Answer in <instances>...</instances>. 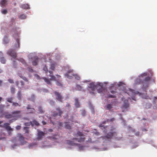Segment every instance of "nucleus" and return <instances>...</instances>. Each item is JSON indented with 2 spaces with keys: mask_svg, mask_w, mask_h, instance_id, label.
<instances>
[{
  "mask_svg": "<svg viewBox=\"0 0 157 157\" xmlns=\"http://www.w3.org/2000/svg\"><path fill=\"white\" fill-rule=\"evenodd\" d=\"M115 128H112L111 129L110 132L107 133L105 136H103L102 138L103 140L108 141H110L113 137L117 140H120L121 138H118L116 137L117 135V132L115 131Z\"/></svg>",
  "mask_w": 157,
  "mask_h": 157,
  "instance_id": "f257e3e1",
  "label": "nucleus"
},
{
  "mask_svg": "<svg viewBox=\"0 0 157 157\" xmlns=\"http://www.w3.org/2000/svg\"><path fill=\"white\" fill-rule=\"evenodd\" d=\"M88 90H89L90 93L94 94V91L96 89L97 90L98 92V93H101L102 92L103 90V87L102 85L100 84H97L95 85L93 82L90 83L87 88Z\"/></svg>",
  "mask_w": 157,
  "mask_h": 157,
  "instance_id": "f03ea898",
  "label": "nucleus"
},
{
  "mask_svg": "<svg viewBox=\"0 0 157 157\" xmlns=\"http://www.w3.org/2000/svg\"><path fill=\"white\" fill-rule=\"evenodd\" d=\"M4 105H0V118L4 116L7 119H10L12 118V114H9L8 112H5L3 113V109Z\"/></svg>",
  "mask_w": 157,
  "mask_h": 157,
  "instance_id": "7ed1b4c3",
  "label": "nucleus"
},
{
  "mask_svg": "<svg viewBox=\"0 0 157 157\" xmlns=\"http://www.w3.org/2000/svg\"><path fill=\"white\" fill-rule=\"evenodd\" d=\"M147 75V74L146 73H144L141 75L138 78H137L136 80L135 83L136 84H141L143 81H142V80H143L144 78V77L146 76Z\"/></svg>",
  "mask_w": 157,
  "mask_h": 157,
  "instance_id": "20e7f679",
  "label": "nucleus"
},
{
  "mask_svg": "<svg viewBox=\"0 0 157 157\" xmlns=\"http://www.w3.org/2000/svg\"><path fill=\"white\" fill-rule=\"evenodd\" d=\"M9 125V123H5L3 126V127L5 128L7 131H8V134L9 136H10L12 134L11 132L13 131V129Z\"/></svg>",
  "mask_w": 157,
  "mask_h": 157,
  "instance_id": "39448f33",
  "label": "nucleus"
},
{
  "mask_svg": "<svg viewBox=\"0 0 157 157\" xmlns=\"http://www.w3.org/2000/svg\"><path fill=\"white\" fill-rule=\"evenodd\" d=\"M21 111L19 110L13 111L12 113V118L17 120L21 117Z\"/></svg>",
  "mask_w": 157,
  "mask_h": 157,
  "instance_id": "423d86ee",
  "label": "nucleus"
},
{
  "mask_svg": "<svg viewBox=\"0 0 157 157\" xmlns=\"http://www.w3.org/2000/svg\"><path fill=\"white\" fill-rule=\"evenodd\" d=\"M56 111H54L53 112L52 115L53 117H55L59 115L60 116H61L63 112L59 108H57L56 109Z\"/></svg>",
  "mask_w": 157,
  "mask_h": 157,
  "instance_id": "0eeeda50",
  "label": "nucleus"
},
{
  "mask_svg": "<svg viewBox=\"0 0 157 157\" xmlns=\"http://www.w3.org/2000/svg\"><path fill=\"white\" fill-rule=\"evenodd\" d=\"M54 94L56 96V99L60 102L62 101V100L63 99V98L61 95L60 93H59L58 92L56 91L54 92Z\"/></svg>",
  "mask_w": 157,
  "mask_h": 157,
  "instance_id": "6e6552de",
  "label": "nucleus"
},
{
  "mask_svg": "<svg viewBox=\"0 0 157 157\" xmlns=\"http://www.w3.org/2000/svg\"><path fill=\"white\" fill-rule=\"evenodd\" d=\"M65 75L67 78L71 79L72 77L73 76H75V74L73 73V70H69L68 71L67 73L65 74Z\"/></svg>",
  "mask_w": 157,
  "mask_h": 157,
  "instance_id": "1a4fd4ad",
  "label": "nucleus"
},
{
  "mask_svg": "<svg viewBox=\"0 0 157 157\" xmlns=\"http://www.w3.org/2000/svg\"><path fill=\"white\" fill-rule=\"evenodd\" d=\"M7 54L13 58H15L17 57L16 53L14 50L12 49H10L7 52Z\"/></svg>",
  "mask_w": 157,
  "mask_h": 157,
  "instance_id": "9d476101",
  "label": "nucleus"
},
{
  "mask_svg": "<svg viewBox=\"0 0 157 157\" xmlns=\"http://www.w3.org/2000/svg\"><path fill=\"white\" fill-rule=\"evenodd\" d=\"M17 137H18L22 145H24V144L26 143V141H25L24 140V138L23 136V135L19 133L18 134Z\"/></svg>",
  "mask_w": 157,
  "mask_h": 157,
  "instance_id": "9b49d317",
  "label": "nucleus"
},
{
  "mask_svg": "<svg viewBox=\"0 0 157 157\" xmlns=\"http://www.w3.org/2000/svg\"><path fill=\"white\" fill-rule=\"evenodd\" d=\"M45 133L42 131H39L38 133L37 139L39 140H41L42 138L44 136Z\"/></svg>",
  "mask_w": 157,
  "mask_h": 157,
  "instance_id": "f8f14e48",
  "label": "nucleus"
},
{
  "mask_svg": "<svg viewBox=\"0 0 157 157\" xmlns=\"http://www.w3.org/2000/svg\"><path fill=\"white\" fill-rule=\"evenodd\" d=\"M73 140H76L79 142H82L85 140V138L84 137H81L79 138H73Z\"/></svg>",
  "mask_w": 157,
  "mask_h": 157,
  "instance_id": "ddd939ff",
  "label": "nucleus"
},
{
  "mask_svg": "<svg viewBox=\"0 0 157 157\" xmlns=\"http://www.w3.org/2000/svg\"><path fill=\"white\" fill-rule=\"evenodd\" d=\"M33 65H36L37 64L38 60V58L37 57H35L33 59Z\"/></svg>",
  "mask_w": 157,
  "mask_h": 157,
  "instance_id": "4468645a",
  "label": "nucleus"
},
{
  "mask_svg": "<svg viewBox=\"0 0 157 157\" xmlns=\"http://www.w3.org/2000/svg\"><path fill=\"white\" fill-rule=\"evenodd\" d=\"M20 7L24 9H29V6L28 4H24L21 5Z\"/></svg>",
  "mask_w": 157,
  "mask_h": 157,
  "instance_id": "2eb2a0df",
  "label": "nucleus"
},
{
  "mask_svg": "<svg viewBox=\"0 0 157 157\" xmlns=\"http://www.w3.org/2000/svg\"><path fill=\"white\" fill-rule=\"evenodd\" d=\"M49 73H50V75H49L50 77H51V78H50V80H56V77L52 75V72L51 71H49Z\"/></svg>",
  "mask_w": 157,
  "mask_h": 157,
  "instance_id": "dca6fc26",
  "label": "nucleus"
},
{
  "mask_svg": "<svg viewBox=\"0 0 157 157\" xmlns=\"http://www.w3.org/2000/svg\"><path fill=\"white\" fill-rule=\"evenodd\" d=\"M150 79V78L148 76L145 78V79L143 78V80H142V81H143V82L141 83H146L147 82L149 81Z\"/></svg>",
  "mask_w": 157,
  "mask_h": 157,
  "instance_id": "f3484780",
  "label": "nucleus"
},
{
  "mask_svg": "<svg viewBox=\"0 0 157 157\" xmlns=\"http://www.w3.org/2000/svg\"><path fill=\"white\" fill-rule=\"evenodd\" d=\"M43 78L47 84L50 85H51V83L50 81V79L49 80V79L46 77H44Z\"/></svg>",
  "mask_w": 157,
  "mask_h": 157,
  "instance_id": "a211bd4d",
  "label": "nucleus"
},
{
  "mask_svg": "<svg viewBox=\"0 0 157 157\" xmlns=\"http://www.w3.org/2000/svg\"><path fill=\"white\" fill-rule=\"evenodd\" d=\"M75 107L76 108H78L79 107L80 105L79 104L78 101V98H76L75 99Z\"/></svg>",
  "mask_w": 157,
  "mask_h": 157,
  "instance_id": "6ab92c4d",
  "label": "nucleus"
},
{
  "mask_svg": "<svg viewBox=\"0 0 157 157\" xmlns=\"http://www.w3.org/2000/svg\"><path fill=\"white\" fill-rule=\"evenodd\" d=\"M27 109H30L31 110V112H29V113H33L35 111V109L33 108H31V107L29 105H28Z\"/></svg>",
  "mask_w": 157,
  "mask_h": 157,
  "instance_id": "aec40b11",
  "label": "nucleus"
},
{
  "mask_svg": "<svg viewBox=\"0 0 157 157\" xmlns=\"http://www.w3.org/2000/svg\"><path fill=\"white\" fill-rule=\"evenodd\" d=\"M30 123L32 126H33L34 125L37 126L39 125V123L35 120H33L32 122H30Z\"/></svg>",
  "mask_w": 157,
  "mask_h": 157,
  "instance_id": "412c9836",
  "label": "nucleus"
},
{
  "mask_svg": "<svg viewBox=\"0 0 157 157\" xmlns=\"http://www.w3.org/2000/svg\"><path fill=\"white\" fill-rule=\"evenodd\" d=\"M6 0H2L1 1L0 4L1 6H3L5 5L7 2Z\"/></svg>",
  "mask_w": 157,
  "mask_h": 157,
  "instance_id": "4be33fe9",
  "label": "nucleus"
},
{
  "mask_svg": "<svg viewBox=\"0 0 157 157\" xmlns=\"http://www.w3.org/2000/svg\"><path fill=\"white\" fill-rule=\"evenodd\" d=\"M18 99V100H20L21 99L22 96L21 94V91H18L17 93Z\"/></svg>",
  "mask_w": 157,
  "mask_h": 157,
  "instance_id": "5701e85b",
  "label": "nucleus"
},
{
  "mask_svg": "<svg viewBox=\"0 0 157 157\" xmlns=\"http://www.w3.org/2000/svg\"><path fill=\"white\" fill-rule=\"evenodd\" d=\"M112 108V104H108L106 107V109L107 110H109Z\"/></svg>",
  "mask_w": 157,
  "mask_h": 157,
  "instance_id": "b1692460",
  "label": "nucleus"
},
{
  "mask_svg": "<svg viewBox=\"0 0 157 157\" xmlns=\"http://www.w3.org/2000/svg\"><path fill=\"white\" fill-rule=\"evenodd\" d=\"M67 143L69 145H75L77 144H76L74 143L72 141H71L69 140L67 141Z\"/></svg>",
  "mask_w": 157,
  "mask_h": 157,
  "instance_id": "393cba45",
  "label": "nucleus"
},
{
  "mask_svg": "<svg viewBox=\"0 0 157 157\" xmlns=\"http://www.w3.org/2000/svg\"><path fill=\"white\" fill-rule=\"evenodd\" d=\"M65 127L67 129H70L71 128V126L67 122L65 123Z\"/></svg>",
  "mask_w": 157,
  "mask_h": 157,
  "instance_id": "a878e982",
  "label": "nucleus"
},
{
  "mask_svg": "<svg viewBox=\"0 0 157 157\" xmlns=\"http://www.w3.org/2000/svg\"><path fill=\"white\" fill-rule=\"evenodd\" d=\"M76 87L77 90H83L82 87L79 85H77Z\"/></svg>",
  "mask_w": 157,
  "mask_h": 157,
  "instance_id": "bb28decb",
  "label": "nucleus"
},
{
  "mask_svg": "<svg viewBox=\"0 0 157 157\" xmlns=\"http://www.w3.org/2000/svg\"><path fill=\"white\" fill-rule=\"evenodd\" d=\"M26 16L24 14H22L19 16V18L20 19H25L26 18Z\"/></svg>",
  "mask_w": 157,
  "mask_h": 157,
  "instance_id": "cd10ccee",
  "label": "nucleus"
},
{
  "mask_svg": "<svg viewBox=\"0 0 157 157\" xmlns=\"http://www.w3.org/2000/svg\"><path fill=\"white\" fill-rule=\"evenodd\" d=\"M0 61L3 64L5 63H6V60L3 57H1Z\"/></svg>",
  "mask_w": 157,
  "mask_h": 157,
  "instance_id": "c85d7f7f",
  "label": "nucleus"
},
{
  "mask_svg": "<svg viewBox=\"0 0 157 157\" xmlns=\"http://www.w3.org/2000/svg\"><path fill=\"white\" fill-rule=\"evenodd\" d=\"M21 62V63H22L23 64H25V65H26V64L25 63V60L22 58H20L18 60Z\"/></svg>",
  "mask_w": 157,
  "mask_h": 157,
  "instance_id": "c756f323",
  "label": "nucleus"
},
{
  "mask_svg": "<svg viewBox=\"0 0 157 157\" xmlns=\"http://www.w3.org/2000/svg\"><path fill=\"white\" fill-rule=\"evenodd\" d=\"M78 135L79 136L82 137L83 136V135L82 132H80V131H78L77 133V135H75V136H77L76 135Z\"/></svg>",
  "mask_w": 157,
  "mask_h": 157,
  "instance_id": "7c9ffc66",
  "label": "nucleus"
},
{
  "mask_svg": "<svg viewBox=\"0 0 157 157\" xmlns=\"http://www.w3.org/2000/svg\"><path fill=\"white\" fill-rule=\"evenodd\" d=\"M16 42L17 44L16 45L15 47L16 48H19V41L18 38L16 40Z\"/></svg>",
  "mask_w": 157,
  "mask_h": 157,
  "instance_id": "2f4dec72",
  "label": "nucleus"
},
{
  "mask_svg": "<svg viewBox=\"0 0 157 157\" xmlns=\"http://www.w3.org/2000/svg\"><path fill=\"white\" fill-rule=\"evenodd\" d=\"M103 124L102 123L100 124L99 125L98 127L100 128H103L104 129H106L107 127V126H104Z\"/></svg>",
  "mask_w": 157,
  "mask_h": 157,
  "instance_id": "473e14b6",
  "label": "nucleus"
},
{
  "mask_svg": "<svg viewBox=\"0 0 157 157\" xmlns=\"http://www.w3.org/2000/svg\"><path fill=\"white\" fill-rule=\"evenodd\" d=\"M38 111L40 113H42L44 112V111L42 110V108L41 107H39L38 109Z\"/></svg>",
  "mask_w": 157,
  "mask_h": 157,
  "instance_id": "72a5a7b5",
  "label": "nucleus"
},
{
  "mask_svg": "<svg viewBox=\"0 0 157 157\" xmlns=\"http://www.w3.org/2000/svg\"><path fill=\"white\" fill-rule=\"evenodd\" d=\"M3 43L4 44H7L9 43V40L7 38H5L3 40Z\"/></svg>",
  "mask_w": 157,
  "mask_h": 157,
  "instance_id": "f704fd0d",
  "label": "nucleus"
},
{
  "mask_svg": "<svg viewBox=\"0 0 157 157\" xmlns=\"http://www.w3.org/2000/svg\"><path fill=\"white\" fill-rule=\"evenodd\" d=\"M57 135H54L52 137L49 136L48 137V138L50 139H53V140H55L57 138L56 137V136H57Z\"/></svg>",
  "mask_w": 157,
  "mask_h": 157,
  "instance_id": "c9c22d12",
  "label": "nucleus"
},
{
  "mask_svg": "<svg viewBox=\"0 0 157 157\" xmlns=\"http://www.w3.org/2000/svg\"><path fill=\"white\" fill-rule=\"evenodd\" d=\"M29 128L27 127H25L24 128V130L25 131V133H29Z\"/></svg>",
  "mask_w": 157,
  "mask_h": 157,
  "instance_id": "e433bc0d",
  "label": "nucleus"
},
{
  "mask_svg": "<svg viewBox=\"0 0 157 157\" xmlns=\"http://www.w3.org/2000/svg\"><path fill=\"white\" fill-rule=\"evenodd\" d=\"M85 146L80 145L79 147V149L80 150H83L85 148Z\"/></svg>",
  "mask_w": 157,
  "mask_h": 157,
  "instance_id": "4c0bfd02",
  "label": "nucleus"
},
{
  "mask_svg": "<svg viewBox=\"0 0 157 157\" xmlns=\"http://www.w3.org/2000/svg\"><path fill=\"white\" fill-rule=\"evenodd\" d=\"M123 107L127 108L128 107V103H125L123 106Z\"/></svg>",
  "mask_w": 157,
  "mask_h": 157,
  "instance_id": "58836bf2",
  "label": "nucleus"
},
{
  "mask_svg": "<svg viewBox=\"0 0 157 157\" xmlns=\"http://www.w3.org/2000/svg\"><path fill=\"white\" fill-rule=\"evenodd\" d=\"M7 101L10 103H12V97H10V98H8L7 99Z\"/></svg>",
  "mask_w": 157,
  "mask_h": 157,
  "instance_id": "ea45409f",
  "label": "nucleus"
},
{
  "mask_svg": "<svg viewBox=\"0 0 157 157\" xmlns=\"http://www.w3.org/2000/svg\"><path fill=\"white\" fill-rule=\"evenodd\" d=\"M12 105H13L14 106H20V105H19L18 103H16V102H13Z\"/></svg>",
  "mask_w": 157,
  "mask_h": 157,
  "instance_id": "a19ab883",
  "label": "nucleus"
},
{
  "mask_svg": "<svg viewBox=\"0 0 157 157\" xmlns=\"http://www.w3.org/2000/svg\"><path fill=\"white\" fill-rule=\"evenodd\" d=\"M10 90L12 94H14L15 92V88L13 87H12L11 88Z\"/></svg>",
  "mask_w": 157,
  "mask_h": 157,
  "instance_id": "79ce46f5",
  "label": "nucleus"
},
{
  "mask_svg": "<svg viewBox=\"0 0 157 157\" xmlns=\"http://www.w3.org/2000/svg\"><path fill=\"white\" fill-rule=\"evenodd\" d=\"M2 13L3 14H6L7 13V11L6 10H3L2 11Z\"/></svg>",
  "mask_w": 157,
  "mask_h": 157,
  "instance_id": "37998d69",
  "label": "nucleus"
},
{
  "mask_svg": "<svg viewBox=\"0 0 157 157\" xmlns=\"http://www.w3.org/2000/svg\"><path fill=\"white\" fill-rule=\"evenodd\" d=\"M108 98H115L116 97V96L114 95L109 94L108 95Z\"/></svg>",
  "mask_w": 157,
  "mask_h": 157,
  "instance_id": "c03bdc74",
  "label": "nucleus"
},
{
  "mask_svg": "<svg viewBox=\"0 0 157 157\" xmlns=\"http://www.w3.org/2000/svg\"><path fill=\"white\" fill-rule=\"evenodd\" d=\"M43 70L45 71L46 73H47L48 72V69L46 66H45L43 68Z\"/></svg>",
  "mask_w": 157,
  "mask_h": 157,
  "instance_id": "a18cd8bd",
  "label": "nucleus"
},
{
  "mask_svg": "<svg viewBox=\"0 0 157 157\" xmlns=\"http://www.w3.org/2000/svg\"><path fill=\"white\" fill-rule=\"evenodd\" d=\"M16 128L17 130H20L21 128V126L20 125H17L16 127Z\"/></svg>",
  "mask_w": 157,
  "mask_h": 157,
  "instance_id": "49530a36",
  "label": "nucleus"
},
{
  "mask_svg": "<svg viewBox=\"0 0 157 157\" xmlns=\"http://www.w3.org/2000/svg\"><path fill=\"white\" fill-rule=\"evenodd\" d=\"M56 85L58 86H62V84L60 82H59L58 81H57V82H56Z\"/></svg>",
  "mask_w": 157,
  "mask_h": 157,
  "instance_id": "de8ad7c7",
  "label": "nucleus"
},
{
  "mask_svg": "<svg viewBox=\"0 0 157 157\" xmlns=\"http://www.w3.org/2000/svg\"><path fill=\"white\" fill-rule=\"evenodd\" d=\"M28 70L29 71V72H32L33 71V69L32 68V67H28Z\"/></svg>",
  "mask_w": 157,
  "mask_h": 157,
  "instance_id": "09e8293b",
  "label": "nucleus"
},
{
  "mask_svg": "<svg viewBox=\"0 0 157 157\" xmlns=\"http://www.w3.org/2000/svg\"><path fill=\"white\" fill-rule=\"evenodd\" d=\"M8 81L9 82L11 83H13V81L12 79H9L8 80Z\"/></svg>",
  "mask_w": 157,
  "mask_h": 157,
  "instance_id": "8fccbe9b",
  "label": "nucleus"
},
{
  "mask_svg": "<svg viewBox=\"0 0 157 157\" xmlns=\"http://www.w3.org/2000/svg\"><path fill=\"white\" fill-rule=\"evenodd\" d=\"M143 98L145 99H148L149 98V97L147 96H143Z\"/></svg>",
  "mask_w": 157,
  "mask_h": 157,
  "instance_id": "3c124183",
  "label": "nucleus"
},
{
  "mask_svg": "<svg viewBox=\"0 0 157 157\" xmlns=\"http://www.w3.org/2000/svg\"><path fill=\"white\" fill-rule=\"evenodd\" d=\"M114 120V118H112L110 120H109V119L107 120V121L108 122H109V121H113Z\"/></svg>",
  "mask_w": 157,
  "mask_h": 157,
  "instance_id": "603ef678",
  "label": "nucleus"
},
{
  "mask_svg": "<svg viewBox=\"0 0 157 157\" xmlns=\"http://www.w3.org/2000/svg\"><path fill=\"white\" fill-rule=\"evenodd\" d=\"M129 91L130 92H132V93H133V94H135V91L133 90L130 89H129Z\"/></svg>",
  "mask_w": 157,
  "mask_h": 157,
  "instance_id": "864d4df0",
  "label": "nucleus"
},
{
  "mask_svg": "<svg viewBox=\"0 0 157 157\" xmlns=\"http://www.w3.org/2000/svg\"><path fill=\"white\" fill-rule=\"evenodd\" d=\"M75 78L77 79L78 80L80 79V77L79 76H78L75 75Z\"/></svg>",
  "mask_w": 157,
  "mask_h": 157,
  "instance_id": "5fc2aeb1",
  "label": "nucleus"
},
{
  "mask_svg": "<svg viewBox=\"0 0 157 157\" xmlns=\"http://www.w3.org/2000/svg\"><path fill=\"white\" fill-rule=\"evenodd\" d=\"M110 92L112 93V94H115V93L116 92V91H114V90H112L110 91Z\"/></svg>",
  "mask_w": 157,
  "mask_h": 157,
  "instance_id": "6e6d98bb",
  "label": "nucleus"
},
{
  "mask_svg": "<svg viewBox=\"0 0 157 157\" xmlns=\"http://www.w3.org/2000/svg\"><path fill=\"white\" fill-rule=\"evenodd\" d=\"M16 28H15V29H12V31L14 32V33L16 32Z\"/></svg>",
  "mask_w": 157,
  "mask_h": 157,
  "instance_id": "4d7b16f0",
  "label": "nucleus"
},
{
  "mask_svg": "<svg viewBox=\"0 0 157 157\" xmlns=\"http://www.w3.org/2000/svg\"><path fill=\"white\" fill-rule=\"evenodd\" d=\"M156 99H157V97H154V102H156Z\"/></svg>",
  "mask_w": 157,
  "mask_h": 157,
  "instance_id": "13d9d810",
  "label": "nucleus"
},
{
  "mask_svg": "<svg viewBox=\"0 0 157 157\" xmlns=\"http://www.w3.org/2000/svg\"><path fill=\"white\" fill-rule=\"evenodd\" d=\"M42 123L44 125H45L46 124V123L44 121H42Z\"/></svg>",
  "mask_w": 157,
  "mask_h": 157,
  "instance_id": "bf43d9fd",
  "label": "nucleus"
},
{
  "mask_svg": "<svg viewBox=\"0 0 157 157\" xmlns=\"http://www.w3.org/2000/svg\"><path fill=\"white\" fill-rule=\"evenodd\" d=\"M139 132H137L135 133V135L136 136H139Z\"/></svg>",
  "mask_w": 157,
  "mask_h": 157,
  "instance_id": "052dcab7",
  "label": "nucleus"
},
{
  "mask_svg": "<svg viewBox=\"0 0 157 157\" xmlns=\"http://www.w3.org/2000/svg\"><path fill=\"white\" fill-rule=\"evenodd\" d=\"M11 20L12 22H13L15 20V18H11Z\"/></svg>",
  "mask_w": 157,
  "mask_h": 157,
  "instance_id": "680f3d73",
  "label": "nucleus"
},
{
  "mask_svg": "<svg viewBox=\"0 0 157 157\" xmlns=\"http://www.w3.org/2000/svg\"><path fill=\"white\" fill-rule=\"evenodd\" d=\"M54 66H53V65H52L51 66V68L52 69V70H53L54 69Z\"/></svg>",
  "mask_w": 157,
  "mask_h": 157,
  "instance_id": "e2e57ef3",
  "label": "nucleus"
},
{
  "mask_svg": "<svg viewBox=\"0 0 157 157\" xmlns=\"http://www.w3.org/2000/svg\"><path fill=\"white\" fill-rule=\"evenodd\" d=\"M48 131L50 132H52L53 131V130L52 129H49L48 130Z\"/></svg>",
  "mask_w": 157,
  "mask_h": 157,
  "instance_id": "0e129e2a",
  "label": "nucleus"
},
{
  "mask_svg": "<svg viewBox=\"0 0 157 157\" xmlns=\"http://www.w3.org/2000/svg\"><path fill=\"white\" fill-rule=\"evenodd\" d=\"M95 134L97 136H98L99 135V133L98 132H95Z\"/></svg>",
  "mask_w": 157,
  "mask_h": 157,
  "instance_id": "69168bd1",
  "label": "nucleus"
},
{
  "mask_svg": "<svg viewBox=\"0 0 157 157\" xmlns=\"http://www.w3.org/2000/svg\"><path fill=\"white\" fill-rule=\"evenodd\" d=\"M6 139V138L5 137H1V138H0V140H3V139Z\"/></svg>",
  "mask_w": 157,
  "mask_h": 157,
  "instance_id": "338daca9",
  "label": "nucleus"
},
{
  "mask_svg": "<svg viewBox=\"0 0 157 157\" xmlns=\"http://www.w3.org/2000/svg\"><path fill=\"white\" fill-rule=\"evenodd\" d=\"M62 124H62V123L60 122L59 123V125L60 126H61L62 125Z\"/></svg>",
  "mask_w": 157,
  "mask_h": 157,
  "instance_id": "774afa93",
  "label": "nucleus"
}]
</instances>
